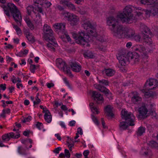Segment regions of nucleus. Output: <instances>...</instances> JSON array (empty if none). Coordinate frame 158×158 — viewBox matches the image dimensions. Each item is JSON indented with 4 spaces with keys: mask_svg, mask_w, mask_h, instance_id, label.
Here are the masks:
<instances>
[{
    "mask_svg": "<svg viewBox=\"0 0 158 158\" xmlns=\"http://www.w3.org/2000/svg\"><path fill=\"white\" fill-rule=\"evenodd\" d=\"M1 6L3 9L5 13L7 16H10L9 11H10L12 15L18 26H21L22 19L21 14L16 6L14 4L9 3L6 6L2 5Z\"/></svg>",
    "mask_w": 158,
    "mask_h": 158,
    "instance_id": "1",
    "label": "nucleus"
},
{
    "mask_svg": "<svg viewBox=\"0 0 158 158\" xmlns=\"http://www.w3.org/2000/svg\"><path fill=\"white\" fill-rule=\"evenodd\" d=\"M122 118L126 120L125 121L120 122L119 124V129L121 130L126 129L128 126H133L135 117L132 113L123 110L121 111Z\"/></svg>",
    "mask_w": 158,
    "mask_h": 158,
    "instance_id": "2",
    "label": "nucleus"
},
{
    "mask_svg": "<svg viewBox=\"0 0 158 158\" xmlns=\"http://www.w3.org/2000/svg\"><path fill=\"white\" fill-rule=\"evenodd\" d=\"M121 66H125L130 61H134L135 63L139 62V55L135 52H128L127 55L126 54L119 55L117 56Z\"/></svg>",
    "mask_w": 158,
    "mask_h": 158,
    "instance_id": "3",
    "label": "nucleus"
},
{
    "mask_svg": "<svg viewBox=\"0 0 158 158\" xmlns=\"http://www.w3.org/2000/svg\"><path fill=\"white\" fill-rule=\"evenodd\" d=\"M73 37L76 40V42L84 47L89 46V42L91 40L90 37L83 32H79L78 34L73 33Z\"/></svg>",
    "mask_w": 158,
    "mask_h": 158,
    "instance_id": "4",
    "label": "nucleus"
},
{
    "mask_svg": "<svg viewBox=\"0 0 158 158\" xmlns=\"http://www.w3.org/2000/svg\"><path fill=\"white\" fill-rule=\"evenodd\" d=\"M135 7L131 6H126L124 9L123 12L119 13L117 15V17L123 22L131 23L132 20L133 15L131 12L133 8Z\"/></svg>",
    "mask_w": 158,
    "mask_h": 158,
    "instance_id": "5",
    "label": "nucleus"
},
{
    "mask_svg": "<svg viewBox=\"0 0 158 158\" xmlns=\"http://www.w3.org/2000/svg\"><path fill=\"white\" fill-rule=\"evenodd\" d=\"M118 33H116V37L119 38H126L131 39L135 35V31L133 29L126 27L123 25L119 26Z\"/></svg>",
    "mask_w": 158,
    "mask_h": 158,
    "instance_id": "6",
    "label": "nucleus"
},
{
    "mask_svg": "<svg viewBox=\"0 0 158 158\" xmlns=\"http://www.w3.org/2000/svg\"><path fill=\"white\" fill-rule=\"evenodd\" d=\"M107 23L108 25L111 26L110 29L114 36H116V33H118L119 30V26H122V25L119 24L117 19L113 17H110L107 20Z\"/></svg>",
    "mask_w": 158,
    "mask_h": 158,
    "instance_id": "7",
    "label": "nucleus"
},
{
    "mask_svg": "<svg viewBox=\"0 0 158 158\" xmlns=\"http://www.w3.org/2000/svg\"><path fill=\"white\" fill-rule=\"evenodd\" d=\"M82 22L83 23L82 27L84 29L88 31V32L90 31L89 33L94 36L96 35V31L94 29V27L90 23L89 19L83 17L82 19Z\"/></svg>",
    "mask_w": 158,
    "mask_h": 158,
    "instance_id": "8",
    "label": "nucleus"
},
{
    "mask_svg": "<svg viewBox=\"0 0 158 158\" xmlns=\"http://www.w3.org/2000/svg\"><path fill=\"white\" fill-rule=\"evenodd\" d=\"M133 52L136 53L139 55V61L140 55H141L143 58H147L148 57L147 52L143 46L141 45H135L132 47Z\"/></svg>",
    "mask_w": 158,
    "mask_h": 158,
    "instance_id": "9",
    "label": "nucleus"
},
{
    "mask_svg": "<svg viewBox=\"0 0 158 158\" xmlns=\"http://www.w3.org/2000/svg\"><path fill=\"white\" fill-rule=\"evenodd\" d=\"M56 65L60 69H62L63 71L66 72L67 75L70 77H73L70 70V68L68 67L64 61L61 58H58L56 60Z\"/></svg>",
    "mask_w": 158,
    "mask_h": 158,
    "instance_id": "10",
    "label": "nucleus"
},
{
    "mask_svg": "<svg viewBox=\"0 0 158 158\" xmlns=\"http://www.w3.org/2000/svg\"><path fill=\"white\" fill-rule=\"evenodd\" d=\"M43 31L44 33V37L45 40H48L49 39H53L54 37L53 31L49 26L47 24H44L43 28Z\"/></svg>",
    "mask_w": 158,
    "mask_h": 158,
    "instance_id": "11",
    "label": "nucleus"
},
{
    "mask_svg": "<svg viewBox=\"0 0 158 158\" xmlns=\"http://www.w3.org/2000/svg\"><path fill=\"white\" fill-rule=\"evenodd\" d=\"M66 15L65 17L68 18V21L70 22V24L71 26H74L77 25L79 21V18L76 15L69 13L68 12L65 13Z\"/></svg>",
    "mask_w": 158,
    "mask_h": 158,
    "instance_id": "12",
    "label": "nucleus"
},
{
    "mask_svg": "<svg viewBox=\"0 0 158 158\" xmlns=\"http://www.w3.org/2000/svg\"><path fill=\"white\" fill-rule=\"evenodd\" d=\"M66 23H57L53 25V27L56 31H58L59 34H62L66 31L65 30Z\"/></svg>",
    "mask_w": 158,
    "mask_h": 158,
    "instance_id": "13",
    "label": "nucleus"
},
{
    "mask_svg": "<svg viewBox=\"0 0 158 158\" xmlns=\"http://www.w3.org/2000/svg\"><path fill=\"white\" fill-rule=\"evenodd\" d=\"M148 86H153L151 88H149L148 87L147 88L148 89H155V88L158 87V80L152 78L148 80L145 83V87H146Z\"/></svg>",
    "mask_w": 158,
    "mask_h": 158,
    "instance_id": "14",
    "label": "nucleus"
},
{
    "mask_svg": "<svg viewBox=\"0 0 158 158\" xmlns=\"http://www.w3.org/2000/svg\"><path fill=\"white\" fill-rule=\"evenodd\" d=\"M92 97L98 104L102 103L103 102V99L102 95L96 91L93 92Z\"/></svg>",
    "mask_w": 158,
    "mask_h": 158,
    "instance_id": "15",
    "label": "nucleus"
},
{
    "mask_svg": "<svg viewBox=\"0 0 158 158\" xmlns=\"http://www.w3.org/2000/svg\"><path fill=\"white\" fill-rule=\"evenodd\" d=\"M49 39L48 40H46L49 42V43L47 44V46L48 48L51 51L54 52L55 49L54 47H56L57 45V44L55 42L54 37H53V39Z\"/></svg>",
    "mask_w": 158,
    "mask_h": 158,
    "instance_id": "16",
    "label": "nucleus"
},
{
    "mask_svg": "<svg viewBox=\"0 0 158 158\" xmlns=\"http://www.w3.org/2000/svg\"><path fill=\"white\" fill-rule=\"evenodd\" d=\"M139 113V116L142 118H144L147 114L148 109L145 105L142 106L139 108L138 110Z\"/></svg>",
    "mask_w": 158,
    "mask_h": 158,
    "instance_id": "17",
    "label": "nucleus"
},
{
    "mask_svg": "<svg viewBox=\"0 0 158 158\" xmlns=\"http://www.w3.org/2000/svg\"><path fill=\"white\" fill-rule=\"evenodd\" d=\"M152 8L151 9V10L152 16H155L158 14V2H155L152 4H151Z\"/></svg>",
    "mask_w": 158,
    "mask_h": 158,
    "instance_id": "18",
    "label": "nucleus"
},
{
    "mask_svg": "<svg viewBox=\"0 0 158 158\" xmlns=\"http://www.w3.org/2000/svg\"><path fill=\"white\" fill-rule=\"evenodd\" d=\"M141 155L144 156H147L151 155V151L147 147L142 148L140 152Z\"/></svg>",
    "mask_w": 158,
    "mask_h": 158,
    "instance_id": "19",
    "label": "nucleus"
},
{
    "mask_svg": "<svg viewBox=\"0 0 158 158\" xmlns=\"http://www.w3.org/2000/svg\"><path fill=\"white\" fill-rule=\"evenodd\" d=\"M112 107L110 105H108L105 108V111L106 115L108 117H113L114 114L112 113Z\"/></svg>",
    "mask_w": 158,
    "mask_h": 158,
    "instance_id": "20",
    "label": "nucleus"
},
{
    "mask_svg": "<svg viewBox=\"0 0 158 158\" xmlns=\"http://www.w3.org/2000/svg\"><path fill=\"white\" fill-rule=\"evenodd\" d=\"M70 66L72 70L74 72H78L81 70V65L76 63H72Z\"/></svg>",
    "mask_w": 158,
    "mask_h": 158,
    "instance_id": "21",
    "label": "nucleus"
},
{
    "mask_svg": "<svg viewBox=\"0 0 158 158\" xmlns=\"http://www.w3.org/2000/svg\"><path fill=\"white\" fill-rule=\"evenodd\" d=\"M97 89L100 91L104 93L106 96L110 94V90L106 89L104 86L101 85H98V86Z\"/></svg>",
    "mask_w": 158,
    "mask_h": 158,
    "instance_id": "22",
    "label": "nucleus"
},
{
    "mask_svg": "<svg viewBox=\"0 0 158 158\" xmlns=\"http://www.w3.org/2000/svg\"><path fill=\"white\" fill-rule=\"evenodd\" d=\"M44 118L45 121L48 123H50L52 120V116L49 110L45 112L44 115Z\"/></svg>",
    "mask_w": 158,
    "mask_h": 158,
    "instance_id": "23",
    "label": "nucleus"
},
{
    "mask_svg": "<svg viewBox=\"0 0 158 158\" xmlns=\"http://www.w3.org/2000/svg\"><path fill=\"white\" fill-rule=\"evenodd\" d=\"M115 73V71L114 70L110 68L105 69L103 71V73H105L107 76L109 77L113 76Z\"/></svg>",
    "mask_w": 158,
    "mask_h": 158,
    "instance_id": "24",
    "label": "nucleus"
},
{
    "mask_svg": "<svg viewBox=\"0 0 158 158\" xmlns=\"http://www.w3.org/2000/svg\"><path fill=\"white\" fill-rule=\"evenodd\" d=\"M140 28L141 30L144 32L145 33L150 34L151 33L150 29L143 23H141L140 24Z\"/></svg>",
    "mask_w": 158,
    "mask_h": 158,
    "instance_id": "25",
    "label": "nucleus"
},
{
    "mask_svg": "<svg viewBox=\"0 0 158 158\" xmlns=\"http://www.w3.org/2000/svg\"><path fill=\"white\" fill-rule=\"evenodd\" d=\"M28 149V148L26 146L24 148L22 146H19L18 148V152L20 154L26 155L27 153L26 152V150Z\"/></svg>",
    "mask_w": 158,
    "mask_h": 158,
    "instance_id": "26",
    "label": "nucleus"
},
{
    "mask_svg": "<svg viewBox=\"0 0 158 158\" xmlns=\"http://www.w3.org/2000/svg\"><path fill=\"white\" fill-rule=\"evenodd\" d=\"M34 15H35V17H31L32 20L34 21L36 23L38 24L40 23L42 21V19L40 15L39 14L37 15H35V14Z\"/></svg>",
    "mask_w": 158,
    "mask_h": 158,
    "instance_id": "27",
    "label": "nucleus"
},
{
    "mask_svg": "<svg viewBox=\"0 0 158 158\" xmlns=\"http://www.w3.org/2000/svg\"><path fill=\"white\" fill-rule=\"evenodd\" d=\"M143 41L149 44H151L152 42V40L150 37L147 34H144L143 37Z\"/></svg>",
    "mask_w": 158,
    "mask_h": 158,
    "instance_id": "28",
    "label": "nucleus"
},
{
    "mask_svg": "<svg viewBox=\"0 0 158 158\" xmlns=\"http://www.w3.org/2000/svg\"><path fill=\"white\" fill-rule=\"evenodd\" d=\"M24 20L27 23L28 26L30 28L31 30H32L34 28V25L32 23L31 20L28 17H26Z\"/></svg>",
    "mask_w": 158,
    "mask_h": 158,
    "instance_id": "29",
    "label": "nucleus"
},
{
    "mask_svg": "<svg viewBox=\"0 0 158 158\" xmlns=\"http://www.w3.org/2000/svg\"><path fill=\"white\" fill-rule=\"evenodd\" d=\"M90 107L93 113L94 114H98L99 111L94 105L93 102L90 103L89 104Z\"/></svg>",
    "mask_w": 158,
    "mask_h": 158,
    "instance_id": "30",
    "label": "nucleus"
},
{
    "mask_svg": "<svg viewBox=\"0 0 158 158\" xmlns=\"http://www.w3.org/2000/svg\"><path fill=\"white\" fill-rule=\"evenodd\" d=\"M142 92L144 94L145 96L147 98H148L150 97L154 96V93L151 91H146V90H145L143 89L142 90Z\"/></svg>",
    "mask_w": 158,
    "mask_h": 158,
    "instance_id": "31",
    "label": "nucleus"
},
{
    "mask_svg": "<svg viewBox=\"0 0 158 158\" xmlns=\"http://www.w3.org/2000/svg\"><path fill=\"white\" fill-rule=\"evenodd\" d=\"M68 140L67 141L68 146L69 147V150L70 151L72 150V148L74 146V142L73 141V139L70 138L69 137H68Z\"/></svg>",
    "mask_w": 158,
    "mask_h": 158,
    "instance_id": "32",
    "label": "nucleus"
},
{
    "mask_svg": "<svg viewBox=\"0 0 158 158\" xmlns=\"http://www.w3.org/2000/svg\"><path fill=\"white\" fill-rule=\"evenodd\" d=\"M37 3L40 4V5H43L44 6L48 7L50 6L51 4L50 2H48L46 0H41L39 2H37Z\"/></svg>",
    "mask_w": 158,
    "mask_h": 158,
    "instance_id": "33",
    "label": "nucleus"
},
{
    "mask_svg": "<svg viewBox=\"0 0 158 158\" xmlns=\"http://www.w3.org/2000/svg\"><path fill=\"white\" fill-rule=\"evenodd\" d=\"M9 134L11 138H12L17 139L20 136L19 131L18 129L17 130V132L15 133L10 132L9 133Z\"/></svg>",
    "mask_w": 158,
    "mask_h": 158,
    "instance_id": "34",
    "label": "nucleus"
},
{
    "mask_svg": "<svg viewBox=\"0 0 158 158\" xmlns=\"http://www.w3.org/2000/svg\"><path fill=\"white\" fill-rule=\"evenodd\" d=\"M158 2V0H141L140 2L141 4L147 5L152 4L155 3V2Z\"/></svg>",
    "mask_w": 158,
    "mask_h": 158,
    "instance_id": "35",
    "label": "nucleus"
},
{
    "mask_svg": "<svg viewBox=\"0 0 158 158\" xmlns=\"http://www.w3.org/2000/svg\"><path fill=\"white\" fill-rule=\"evenodd\" d=\"M141 99V98L137 94H134L131 98V100L134 103H135L138 101H140Z\"/></svg>",
    "mask_w": 158,
    "mask_h": 158,
    "instance_id": "36",
    "label": "nucleus"
},
{
    "mask_svg": "<svg viewBox=\"0 0 158 158\" xmlns=\"http://www.w3.org/2000/svg\"><path fill=\"white\" fill-rule=\"evenodd\" d=\"M145 128L143 127H140L139 128L137 134L138 136H141L145 132Z\"/></svg>",
    "mask_w": 158,
    "mask_h": 158,
    "instance_id": "37",
    "label": "nucleus"
},
{
    "mask_svg": "<svg viewBox=\"0 0 158 158\" xmlns=\"http://www.w3.org/2000/svg\"><path fill=\"white\" fill-rule=\"evenodd\" d=\"M148 144L151 147L156 148L158 147V143L154 141H149Z\"/></svg>",
    "mask_w": 158,
    "mask_h": 158,
    "instance_id": "38",
    "label": "nucleus"
},
{
    "mask_svg": "<svg viewBox=\"0 0 158 158\" xmlns=\"http://www.w3.org/2000/svg\"><path fill=\"white\" fill-rule=\"evenodd\" d=\"M141 39V37L139 34H136L135 33V35L131 38V40H134L136 42H139Z\"/></svg>",
    "mask_w": 158,
    "mask_h": 158,
    "instance_id": "39",
    "label": "nucleus"
},
{
    "mask_svg": "<svg viewBox=\"0 0 158 158\" xmlns=\"http://www.w3.org/2000/svg\"><path fill=\"white\" fill-rule=\"evenodd\" d=\"M11 138L9 134V133L6 134L2 136V139L4 141H8Z\"/></svg>",
    "mask_w": 158,
    "mask_h": 158,
    "instance_id": "40",
    "label": "nucleus"
},
{
    "mask_svg": "<svg viewBox=\"0 0 158 158\" xmlns=\"http://www.w3.org/2000/svg\"><path fill=\"white\" fill-rule=\"evenodd\" d=\"M13 28L16 31L17 34L19 35H20L22 34V32L21 29L18 27L17 25L13 24Z\"/></svg>",
    "mask_w": 158,
    "mask_h": 158,
    "instance_id": "41",
    "label": "nucleus"
},
{
    "mask_svg": "<svg viewBox=\"0 0 158 158\" xmlns=\"http://www.w3.org/2000/svg\"><path fill=\"white\" fill-rule=\"evenodd\" d=\"M27 12L28 15H30L32 11L34 10V7L32 5H29L27 7Z\"/></svg>",
    "mask_w": 158,
    "mask_h": 158,
    "instance_id": "42",
    "label": "nucleus"
},
{
    "mask_svg": "<svg viewBox=\"0 0 158 158\" xmlns=\"http://www.w3.org/2000/svg\"><path fill=\"white\" fill-rule=\"evenodd\" d=\"M144 14V13L147 17H149L150 16H152L151 10H143Z\"/></svg>",
    "mask_w": 158,
    "mask_h": 158,
    "instance_id": "43",
    "label": "nucleus"
},
{
    "mask_svg": "<svg viewBox=\"0 0 158 158\" xmlns=\"http://www.w3.org/2000/svg\"><path fill=\"white\" fill-rule=\"evenodd\" d=\"M135 10H138V11H136L137 15L138 16H140L141 15L143 14V10H142V8L139 7H135Z\"/></svg>",
    "mask_w": 158,
    "mask_h": 158,
    "instance_id": "44",
    "label": "nucleus"
},
{
    "mask_svg": "<svg viewBox=\"0 0 158 158\" xmlns=\"http://www.w3.org/2000/svg\"><path fill=\"white\" fill-rule=\"evenodd\" d=\"M39 95V93H38L37 94L36 97H35L36 101H34L33 102L34 105L39 104L41 102L40 99L38 98Z\"/></svg>",
    "mask_w": 158,
    "mask_h": 158,
    "instance_id": "45",
    "label": "nucleus"
},
{
    "mask_svg": "<svg viewBox=\"0 0 158 158\" xmlns=\"http://www.w3.org/2000/svg\"><path fill=\"white\" fill-rule=\"evenodd\" d=\"M99 83L100 84H102L105 85H108L109 84V82L107 80L102 79L99 81Z\"/></svg>",
    "mask_w": 158,
    "mask_h": 158,
    "instance_id": "46",
    "label": "nucleus"
},
{
    "mask_svg": "<svg viewBox=\"0 0 158 158\" xmlns=\"http://www.w3.org/2000/svg\"><path fill=\"white\" fill-rule=\"evenodd\" d=\"M26 37L27 40L31 42H34L35 40L33 36L32 35V34L31 33L29 35L26 36Z\"/></svg>",
    "mask_w": 158,
    "mask_h": 158,
    "instance_id": "47",
    "label": "nucleus"
},
{
    "mask_svg": "<svg viewBox=\"0 0 158 158\" xmlns=\"http://www.w3.org/2000/svg\"><path fill=\"white\" fill-rule=\"evenodd\" d=\"M96 39L101 42H103L105 41L104 36L98 35L96 37Z\"/></svg>",
    "mask_w": 158,
    "mask_h": 158,
    "instance_id": "48",
    "label": "nucleus"
},
{
    "mask_svg": "<svg viewBox=\"0 0 158 158\" xmlns=\"http://www.w3.org/2000/svg\"><path fill=\"white\" fill-rule=\"evenodd\" d=\"M67 6L69 9L72 10H74L76 9L75 6L71 2H69V4Z\"/></svg>",
    "mask_w": 158,
    "mask_h": 158,
    "instance_id": "49",
    "label": "nucleus"
},
{
    "mask_svg": "<svg viewBox=\"0 0 158 158\" xmlns=\"http://www.w3.org/2000/svg\"><path fill=\"white\" fill-rule=\"evenodd\" d=\"M63 81L66 85L70 88L71 89V84H70L69 81L65 77L63 78Z\"/></svg>",
    "mask_w": 158,
    "mask_h": 158,
    "instance_id": "50",
    "label": "nucleus"
},
{
    "mask_svg": "<svg viewBox=\"0 0 158 158\" xmlns=\"http://www.w3.org/2000/svg\"><path fill=\"white\" fill-rule=\"evenodd\" d=\"M63 81L66 85L70 88L71 89V84H70L69 81L65 77L63 78Z\"/></svg>",
    "mask_w": 158,
    "mask_h": 158,
    "instance_id": "51",
    "label": "nucleus"
},
{
    "mask_svg": "<svg viewBox=\"0 0 158 158\" xmlns=\"http://www.w3.org/2000/svg\"><path fill=\"white\" fill-rule=\"evenodd\" d=\"M84 56L85 57L92 58L93 57V55L91 52L86 53L84 54Z\"/></svg>",
    "mask_w": 158,
    "mask_h": 158,
    "instance_id": "52",
    "label": "nucleus"
},
{
    "mask_svg": "<svg viewBox=\"0 0 158 158\" xmlns=\"http://www.w3.org/2000/svg\"><path fill=\"white\" fill-rule=\"evenodd\" d=\"M30 71L31 72L33 73H34L35 72V70L36 69L35 65V64H31L30 66Z\"/></svg>",
    "mask_w": 158,
    "mask_h": 158,
    "instance_id": "53",
    "label": "nucleus"
},
{
    "mask_svg": "<svg viewBox=\"0 0 158 158\" xmlns=\"http://www.w3.org/2000/svg\"><path fill=\"white\" fill-rule=\"evenodd\" d=\"M36 127L40 130H41L43 128V125L41 123L37 122L36 125Z\"/></svg>",
    "mask_w": 158,
    "mask_h": 158,
    "instance_id": "54",
    "label": "nucleus"
},
{
    "mask_svg": "<svg viewBox=\"0 0 158 158\" xmlns=\"http://www.w3.org/2000/svg\"><path fill=\"white\" fill-rule=\"evenodd\" d=\"M32 118L30 116H28L27 118H25L22 121L23 123H25L26 122H28L31 121Z\"/></svg>",
    "mask_w": 158,
    "mask_h": 158,
    "instance_id": "55",
    "label": "nucleus"
},
{
    "mask_svg": "<svg viewBox=\"0 0 158 158\" xmlns=\"http://www.w3.org/2000/svg\"><path fill=\"white\" fill-rule=\"evenodd\" d=\"M92 118L95 124L97 125H98L99 124V123L98 121L96 118L94 116L92 115Z\"/></svg>",
    "mask_w": 158,
    "mask_h": 158,
    "instance_id": "56",
    "label": "nucleus"
},
{
    "mask_svg": "<svg viewBox=\"0 0 158 158\" xmlns=\"http://www.w3.org/2000/svg\"><path fill=\"white\" fill-rule=\"evenodd\" d=\"M62 34L64 35H65V36L64 37H65L67 40L68 41H71V39L69 36V35L68 34L67 32L66 31L65 32H64Z\"/></svg>",
    "mask_w": 158,
    "mask_h": 158,
    "instance_id": "57",
    "label": "nucleus"
},
{
    "mask_svg": "<svg viewBox=\"0 0 158 158\" xmlns=\"http://www.w3.org/2000/svg\"><path fill=\"white\" fill-rule=\"evenodd\" d=\"M64 153L65 154V156H66V157L67 158H69L70 156V154L69 152V151L67 149H65L64 150Z\"/></svg>",
    "mask_w": 158,
    "mask_h": 158,
    "instance_id": "58",
    "label": "nucleus"
},
{
    "mask_svg": "<svg viewBox=\"0 0 158 158\" xmlns=\"http://www.w3.org/2000/svg\"><path fill=\"white\" fill-rule=\"evenodd\" d=\"M89 153V151L87 150L84 151L83 153V155L85 156V158H88L87 157Z\"/></svg>",
    "mask_w": 158,
    "mask_h": 158,
    "instance_id": "59",
    "label": "nucleus"
},
{
    "mask_svg": "<svg viewBox=\"0 0 158 158\" xmlns=\"http://www.w3.org/2000/svg\"><path fill=\"white\" fill-rule=\"evenodd\" d=\"M61 150V148L60 147H58L56 148L53 151L54 152L56 153H58Z\"/></svg>",
    "mask_w": 158,
    "mask_h": 158,
    "instance_id": "60",
    "label": "nucleus"
},
{
    "mask_svg": "<svg viewBox=\"0 0 158 158\" xmlns=\"http://www.w3.org/2000/svg\"><path fill=\"white\" fill-rule=\"evenodd\" d=\"M60 3V4H64L67 6L69 4V2L65 0H63L61 1Z\"/></svg>",
    "mask_w": 158,
    "mask_h": 158,
    "instance_id": "61",
    "label": "nucleus"
},
{
    "mask_svg": "<svg viewBox=\"0 0 158 158\" xmlns=\"http://www.w3.org/2000/svg\"><path fill=\"white\" fill-rule=\"evenodd\" d=\"M24 32L26 35V36L31 34L29 30L28 29H25L24 30Z\"/></svg>",
    "mask_w": 158,
    "mask_h": 158,
    "instance_id": "62",
    "label": "nucleus"
},
{
    "mask_svg": "<svg viewBox=\"0 0 158 158\" xmlns=\"http://www.w3.org/2000/svg\"><path fill=\"white\" fill-rule=\"evenodd\" d=\"M47 86V87L49 88H50L51 87H52L54 86V84L53 83H47L46 84Z\"/></svg>",
    "mask_w": 158,
    "mask_h": 158,
    "instance_id": "63",
    "label": "nucleus"
},
{
    "mask_svg": "<svg viewBox=\"0 0 158 158\" xmlns=\"http://www.w3.org/2000/svg\"><path fill=\"white\" fill-rule=\"evenodd\" d=\"M77 133H78V134H80L81 135H82V134L83 131L81 127H78L77 128Z\"/></svg>",
    "mask_w": 158,
    "mask_h": 158,
    "instance_id": "64",
    "label": "nucleus"
}]
</instances>
